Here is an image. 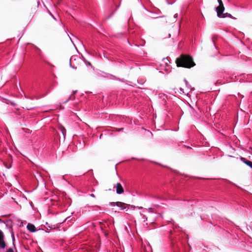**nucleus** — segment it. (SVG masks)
<instances>
[{
  "label": "nucleus",
  "instance_id": "obj_8",
  "mask_svg": "<svg viewBox=\"0 0 252 252\" xmlns=\"http://www.w3.org/2000/svg\"><path fill=\"white\" fill-rule=\"evenodd\" d=\"M241 160L252 169V162L247 159L245 158L241 157Z\"/></svg>",
  "mask_w": 252,
  "mask_h": 252
},
{
  "label": "nucleus",
  "instance_id": "obj_4",
  "mask_svg": "<svg viewBox=\"0 0 252 252\" xmlns=\"http://www.w3.org/2000/svg\"><path fill=\"white\" fill-rule=\"evenodd\" d=\"M111 205L112 206H117L120 207L121 210H124L126 208H128L129 206V205L121 202H112L111 203Z\"/></svg>",
  "mask_w": 252,
  "mask_h": 252
},
{
  "label": "nucleus",
  "instance_id": "obj_11",
  "mask_svg": "<svg viewBox=\"0 0 252 252\" xmlns=\"http://www.w3.org/2000/svg\"><path fill=\"white\" fill-rule=\"evenodd\" d=\"M218 2L219 4V5H223V2L221 0H218Z\"/></svg>",
  "mask_w": 252,
  "mask_h": 252
},
{
  "label": "nucleus",
  "instance_id": "obj_15",
  "mask_svg": "<svg viewBox=\"0 0 252 252\" xmlns=\"http://www.w3.org/2000/svg\"><path fill=\"white\" fill-rule=\"evenodd\" d=\"M90 196L93 197H95V195L94 194H90Z\"/></svg>",
  "mask_w": 252,
  "mask_h": 252
},
{
  "label": "nucleus",
  "instance_id": "obj_2",
  "mask_svg": "<svg viewBox=\"0 0 252 252\" xmlns=\"http://www.w3.org/2000/svg\"><path fill=\"white\" fill-rule=\"evenodd\" d=\"M170 62L167 58L162 59L160 63L161 70H164L165 72H169L170 71V66L169 65Z\"/></svg>",
  "mask_w": 252,
  "mask_h": 252
},
{
  "label": "nucleus",
  "instance_id": "obj_12",
  "mask_svg": "<svg viewBox=\"0 0 252 252\" xmlns=\"http://www.w3.org/2000/svg\"><path fill=\"white\" fill-rule=\"evenodd\" d=\"M6 252H14L13 249L9 248L8 250H7Z\"/></svg>",
  "mask_w": 252,
  "mask_h": 252
},
{
  "label": "nucleus",
  "instance_id": "obj_14",
  "mask_svg": "<svg viewBox=\"0 0 252 252\" xmlns=\"http://www.w3.org/2000/svg\"><path fill=\"white\" fill-rule=\"evenodd\" d=\"M15 240V237L14 236H13V246L14 247H15V245H14V241Z\"/></svg>",
  "mask_w": 252,
  "mask_h": 252
},
{
  "label": "nucleus",
  "instance_id": "obj_1",
  "mask_svg": "<svg viewBox=\"0 0 252 252\" xmlns=\"http://www.w3.org/2000/svg\"><path fill=\"white\" fill-rule=\"evenodd\" d=\"M176 63L178 66L187 68H190L195 65V63L191 57L184 55L177 59Z\"/></svg>",
  "mask_w": 252,
  "mask_h": 252
},
{
  "label": "nucleus",
  "instance_id": "obj_16",
  "mask_svg": "<svg viewBox=\"0 0 252 252\" xmlns=\"http://www.w3.org/2000/svg\"><path fill=\"white\" fill-rule=\"evenodd\" d=\"M177 16H178L177 14H176L174 15V17L176 18V17H177Z\"/></svg>",
  "mask_w": 252,
  "mask_h": 252
},
{
  "label": "nucleus",
  "instance_id": "obj_17",
  "mask_svg": "<svg viewBox=\"0 0 252 252\" xmlns=\"http://www.w3.org/2000/svg\"><path fill=\"white\" fill-rule=\"evenodd\" d=\"M0 222H2V220L0 219Z\"/></svg>",
  "mask_w": 252,
  "mask_h": 252
},
{
  "label": "nucleus",
  "instance_id": "obj_18",
  "mask_svg": "<svg viewBox=\"0 0 252 252\" xmlns=\"http://www.w3.org/2000/svg\"><path fill=\"white\" fill-rule=\"evenodd\" d=\"M0 231H1V230H0Z\"/></svg>",
  "mask_w": 252,
  "mask_h": 252
},
{
  "label": "nucleus",
  "instance_id": "obj_6",
  "mask_svg": "<svg viewBox=\"0 0 252 252\" xmlns=\"http://www.w3.org/2000/svg\"><path fill=\"white\" fill-rule=\"evenodd\" d=\"M224 10V5H219L216 7V12L219 17H224L222 14Z\"/></svg>",
  "mask_w": 252,
  "mask_h": 252
},
{
  "label": "nucleus",
  "instance_id": "obj_10",
  "mask_svg": "<svg viewBox=\"0 0 252 252\" xmlns=\"http://www.w3.org/2000/svg\"><path fill=\"white\" fill-rule=\"evenodd\" d=\"M59 129L61 131V132H62L63 135L64 137L65 134H66V132L65 128L63 126L60 125L59 126Z\"/></svg>",
  "mask_w": 252,
  "mask_h": 252
},
{
  "label": "nucleus",
  "instance_id": "obj_13",
  "mask_svg": "<svg viewBox=\"0 0 252 252\" xmlns=\"http://www.w3.org/2000/svg\"><path fill=\"white\" fill-rule=\"evenodd\" d=\"M143 218L144 219V221H145L146 220H147V218L145 217V216L143 215Z\"/></svg>",
  "mask_w": 252,
  "mask_h": 252
},
{
  "label": "nucleus",
  "instance_id": "obj_9",
  "mask_svg": "<svg viewBox=\"0 0 252 252\" xmlns=\"http://www.w3.org/2000/svg\"><path fill=\"white\" fill-rule=\"evenodd\" d=\"M27 228L28 229L32 232H35L36 230L35 227L33 224H32L31 223H28L27 225Z\"/></svg>",
  "mask_w": 252,
  "mask_h": 252
},
{
  "label": "nucleus",
  "instance_id": "obj_5",
  "mask_svg": "<svg viewBox=\"0 0 252 252\" xmlns=\"http://www.w3.org/2000/svg\"><path fill=\"white\" fill-rule=\"evenodd\" d=\"M4 236L2 231H0V248L4 249L6 246L4 241Z\"/></svg>",
  "mask_w": 252,
  "mask_h": 252
},
{
  "label": "nucleus",
  "instance_id": "obj_3",
  "mask_svg": "<svg viewBox=\"0 0 252 252\" xmlns=\"http://www.w3.org/2000/svg\"><path fill=\"white\" fill-rule=\"evenodd\" d=\"M186 87L185 88L182 87L180 88V90L181 94H188V93L191 91L190 86L189 84L186 79H184Z\"/></svg>",
  "mask_w": 252,
  "mask_h": 252
},
{
  "label": "nucleus",
  "instance_id": "obj_7",
  "mask_svg": "<svg viewBox=\"0 0 252 252\" xmlns=\"http://www.w3.org/2000/svg\"><path fill=\"white\" fill-rule=\"evenodd\" d=\"M124 192V189L122 185L120 183H118L116 184V192L118 194H120L123 193Z\"/></svg>",
  "mask_w": 252,
  "mask_h": 252
}]
</instances>
